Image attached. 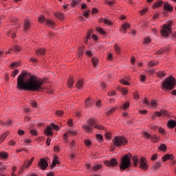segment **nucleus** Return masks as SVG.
<instances>
[{
    "instance_id": "obj_27",
    "label": "nucleus",
    "mask_w": 176,
    "mask_h": 176,
    "mask_svg": "<svg viewBox=\"0 0 176 176\" xmlns=\"http://www.w3.org/2000/svg\"><path fill=\"white\" fill-rule=\"evenodd\" d=\"M67 84L69 88L72 87V86H74V78H72V77L69 78L67 80Z\"/></svg>"
},
{
    "instance_id": "obj_5",
    "label": "nucleus",
    "mask_w": 176,
    "mask_h": 176,
    "mask_svg": "<svg viewBox=\"0 0 176 176\" xmlns=\"http://www.w3.org/2000/svg\"><path fill=\"white\" fill-rule=\"evenodd\" d=\"M128 142L127 139L123 136H116L113 140V144L118 146V148L124 146V145H126Z\"/></svg>"
},
{
    "instance_id": "obj_52",
    "label": "nucleus",
    "mask_w": 176,
    "mask_h": 176,
    "mask_svg": "<svg viewBox=\"0 0 176 176\" xmlns=\"http://www.w3.org/2000/svg\"><path fill=\"white\" fill-rule=\"evenodd\" d=\"M104 24H107V25H112V22L109 21L108 19H104Z\"/></svg>"
},
{
    "instance_id": "obj_58",
    "label": "nucleus",
    "mask_w": 176,
    "mask_h": 176,
    "mask_svg": "<svg viewBox=\"0 0 176 176\" xmlns=\"http://www.w3.org/2000/svg\"><path fill=\"white\" fill-rule=\"evenodd\" d=\"M30 105H32V107H33L34 108H36V102L35 101H30Z\"/></svg>"
},
{
    "instance_id": "obj_28",
    "label": "nucleus",
    "mask_w": 176,
    "mask_h": 176,
    "mask_svg": "<svg viewBox=\"0 0 176 176\" xmlns=\"http://www.w3.org/2000/svg\"><path fill=\"white\" fill-rule=\"evenodd\" d=\"M76 87H77V89H78V90H80V89H82V87H83V81L82 80H80L77 82Z\"/></svg>"
},
{
    "instance_id": "obj_37",
    "label": "nucleus",
    "mask_w": 176,
    "mask_h": 176,
    "mask_svg": "<svg viewBox=\"0 0 176 176\" xmlns=\"http://www.w3.org/2000/svg\"><path fill=\"white\" fill-rule=\"evenodd\" d=\"M160 167H162V164H160V162H156L153 165V168H155V170H157V168H160Z\"/></svg>"
},
{
    "instance_id": "obj_3",
    "label": "nucleus",
    "mask_w": 176,
    "mask_h": 176,
    "mask_svg": "<svg viewBox=\"0 0 176 176\" xmlns=\"http://www.w3.org/2000/svg\"><path fill=\"white\" fill-rule=\"evenodd\" d=\"M175 78L172 76L168 77L162 84V89H165V90H173L175 87Z\"/></svg>"
},
{
    "instance_id": "obj_13",
    "label": "nucleus",
    "mask_w": 176,
    "mask_h": 176,
    "mask_svg": "<svg viewBox=\"0 0 176 176\" xmlns=\"http://www.w3.org/2000/svg\"><path fill=\"white\" fill-rule=\"evenodd\" d=\"M130 28V24L129 23H123L121 25L120 32H123L124 34H126L127 32V30Z\"/></svg>"
},
{
    "instance_id": "obj_16",
    "label": "nucleus",
    "mask_w": 176,
    "mask_h": 176,
    "mask_svg": "<svg viewBox=\"0 0 176 176\" xmlns=\"http://www.w3.org/2000/svg\"><path fill=\"white\" fill-rule=\"evenodd\" d=\"M174 159V156L173 154H166L162 157V161L167 162V160H173Z\"/></svg>"
},
{
    "instance_id": "obj_55",
    "label": "nucleus",
    "mask_w": 176,
    "mask_h": 176,
    "mask_svg": "<svg viewBox=\"0 0 176 176\" xmlns=\"http://www.w3.org/2000/svg\"><path fill=\"white\" fill-rule=\"evenodd\" d=\"M70 146H71L72 151H75V149H76V148H75V141L72 142V143L70 144Z\"/></svg>"
},
{
    "instance_id": "obj_31",
    "label": "nucleus",
    "mask_w": 176,
    "mask_h": 176,
    "mask_svg": "<svg viewBox=\"0 0 176 176\" xmlns=\"http://www.w3.org/2000/svg\"><path fill=\"white\" fill-rule=\"evenodd\" d=\"M91 107V102H90V98L85 100V108H90Z\"/></svg>"
},
{
    "instance_id": "obj_9",
    "label": "nucleus",
    "mask_w": 176,
    "mask_h": 176,
    "mask_svg": "<svg viewBox=\"0 0 176 176\" xmlns=\"http://www.w3.org/2000/svg\"><path fill=\"white\" fill-rule=\"evenodd\" d=\"M139 163V167L141 168V170H143V171L148 170V162H146V158L142 157L140 159Z\"/></svg>"
},
{
    "instance_id": "obj_21",
    "label": "nucleus",
    "mask_w": 176,
    "mask_h": 176,
    "mask_svg": "<svg viewBox=\"0 0 176 176\" xmlns=\"http://www.w3.org/2000/svg\"><path fill=\"white\" fill-rule=\"evenodd\" d=\"M68 134H69L70 135H76V132L72 131H69L68 133H65L63 135L64 140H67L68 138Z\"/></svg>"
},
{
    "instance_id": "obj_15",
    "label": "nucleus",
    "mask_w": 176,
    "mask_h": 176,
    "mask_svg": "<svg viewBox=\"0 0 176 176\" xmlns=\"http://www.w3.org/2000/svg\"><path fill=\"white\" fill-rule=\"evenodd\" d=\"M23 28L25 31H28V30L31 28V21H30L28 19H25L24 22Z\"/></svg>"
},
{
    "instance_id": "obj_38",
    "label": "nucleus",
    "mask_w": 176,
    "mask_h": 176,
    "mask_svg": "<svg viewBox=\"0 0 176 176\" xmlns=\"http://www.w3.org/2000/svg\"><path fill=\"white\" fill-rule=\"evenodd\" d=\"M114 49L117 54H120V48L119 47V46H118L117 44L114 45Z\"/></svg>"
},
{
    "instance_id": "obj_20",
    "label": "nucleus",
    "mask_w": 176,
    "mask_h": 176,
    "mask_svg": "<svg viewBox=\"0 0 176 176\" xmlns=\"http://www.w3.org/2000/svg\"><path fill=\"white\" fill-rule=\"evenodd\" d=\"M60 162H58V158L57 157H55L52 161L51 168H54L56 167V165L58 164Z\"/></svg>"
},
{
    "instance_id": "obj_44",
    "label": "nucleus",
    "mask_w": 176,
    "mask_h": 176,
    "mask_svg": "<svg viewBox=\"0 0 176 176\" xmlns=\"http://www.w3.org/2000/svg\"><path fill=\"white\" fill-rule=\"evenodd\" d=\"M84 52L85 51L83 50V48H79L78 49V56L82 57L83 56Z\"/></svg>"
},
{
    "instance_id": "obj_63",
    "label": "nucleus",
    "mask_w": 176,
    "mask_h": 176,
    "mask_svg": "<svg viewBox=\"0 0 176 176\" xmlns=\"http://www.w3.org/2000/svg\"><path fill=\"white\" fill-rule=\"evenodd\" d=\"M105 138H106V140H111V133H106V134H105Z\"/></svg>"
},
{
    "instance_id": "obj_42",
    "label": "nucleus",
    "mask_w": 176,
    "mask_h": 176,
    "mask_svg": "<svg viewBox=\"0 0 176 176\" xmlns=\"http://www.w3.org/2000/svg\"><path fill=\"white\" fill-rule=\"evenodd\" d=\"M56 115H57V116H60V118H61L63 116V115H64V112L63 111L58 110L56 111Z\"/></svg>"
},
{
    "instance_id": "obj_36",
    "label": "nucleus",
    "mask_w": 176,
    "mask_h": 176,
    "mask_svg": "<svg viewBox=\"0 0 176 176\" xmlns=\"http://www.w3.org/2000/svg\"><path fill=\"white\" fill-rule=\"evenodd\" d=\"M133 165L135 166H137V165L138 164V157L135 156L133 157Z\"/></svg>"
},
{
    "instance_id": "obj_40",
    "label": "nucleus",
    "mask_w": 176,
    "mask_h": 176,
    "mask_svg": "<svg viewBox=\"0 0 176 176\" xmlns=\"http://www.w3.org/2000/svg\"><path fill=\"white\" fill-rule=\"evenodd\" d=\"M147 65L148 67H156V63H155V61L152 60L151 62H148Z\"/></svg>"
},
{
    "instance_id": "obj_60",
    "label": "nucleus",
    "mask_w": 176,
    "mask_h": 176,
    "mask_svg": "<svg viewBox=\"0 0 176 176\" xmlns=\"http://www.w3.org/2000/svg\"><path fill=\"white\" fill-rule=\"evenodd\" d=\"M17 74H19V70L18 69L12 72L11 75H12V76H13V78H14V76H16V75H17Z\"/></svg>"
},
{
    "instance_id": "obj_23",
    "label": "nucleus",
    "mask_w": 176,
    "mask_h": 176,
    "mask_svg": "<svg viewBox=\"0 0 176 176\" xmlns=\"http://www.w3.org/2000/svg\"><path fill=\"white\" fill-rule=\"evenodd\" d=\"M9 50H14L15 53H19L21 50V47L19 45H15L14 47L9 48Z\"/></svg>"
},
{
    "instance_id": "obj_51",
    "label": "nucleus",
    "mask_w": 176,
    "mask_h": 176,
    "mask_svg": "<svg viewBox=\"0 0 176 176\" xmlns=\"http://www.w3.org/2000/svg\"><path fill=\"white\" fill-rule=\"evenodd\" d=\"M89 13H90V11H84L83 16L86 17V19H88Z\"/></svg>"
},
{
    "instance_id": "obj_62",
    "label": "nucleus",
    "mask_w": 176,
    "mask_h": 176,
    "mask_svg": "<svg viewBox=\"0 0 176 176\" xmlns=\"http://www.w3.org/2000/svg\"><path fill=\"white\" fill-rule=\"evenodd\" d=\"M144 43L146 45H147L148 43H151V38L146 37L145 39H144Z\"/></svg>"
},
{
    "instance_id": "obj_56",
    "label": "nucleus",
    "mask_w": 176,
    "mask_h": 176,
    "mask_svg": "<svg viewBox=\"0 0 176 176\" xmlns=\"http://www.w3.org/2000/svg\"><path fill=\"white\" fill-rule=\"evenodd\" d=\"M161 115L163 116H168L167 111L166 110H162L161 111Z\"/></svg>"
},
{
    "instance_id": "obj_12",
    "label": "nucleus",
    "mask_w": 176,
    "mask_h": 176,
    "mask_svg": "<svg viewBox=\"0 0 176 176\" xmlns=\"http://www.w3.org/2000/svg\"><path fill=\"white\" fill-rule=\"evenodd\" d=\"M38 166L42 170H45V168H47V166L49 164L46 162V160L41 159L40 162H38Z\"/></svg>"
},
{
    "instance_id": "obj_53",
    "label": "nucleus",
    "mask_w": 176,
    "mask_h": 176,
    "mask_svg": "<svg viewBox=\"0 0 176 176\" xmlns=\"http://www.w3.org/2000/svg\"><path fill=\"white\" fill-rule=\"evenodd\" d=\"M84 142L87 146H90L91 145V142L89 140H85Z\"/></svg>"
},
{
    "instance_id": "obj_18",
    "label": "nucleus",
    "mask_w": 176,
    "mask_h": 176,
    "mask_svg": "<svg viewBox=\"0 0 176 176\" xmlns=\"http://www.w3.org/2000/svg\"><path fill=\"white\" fill-rule=\"evenodd\" d=\"M104 3L108 5V6H110V8H112V6L116 3V0H105Z\"/></svg>"
},
{
    "instance_id": "obj_7",
    "label": "nucleus",
    "mask_w": 176,
    "mask_h": 176,
    "mask_svg": "<svg viewBox=\"0 0 176 176\" xmlns=\"http://www.w3.org/2000/svg\"><path fill=\"white\" fill-rule=\"evenodd\" d=\"M38 20L41 24H45V25H47V27H50V28H54V25H56V23L50 19H45V16L42 15L38 17Z\"/></svg>"
},
{
    "instance_id": "obj_2",
    "label": "nucleus",
    "mask_w": 176,
    "mask_h": 176,
    "mask_svg": "<svg viewBox=\"0 0 176 176\" xmlns=\"http://www.w3.org/2000/svg\"><path fill=\"white\" fill-rule=\"evenodd\" d=\"M82 127L87 134L93 133L94 127L98 130H104V126L97 124V122L93 118H90L87 124L82 125Z\"/></svg>"
},
{
    "instance_id": "obj_43",
    "label": "nucleus",
    "mask_w": 176,
    "mask_h": 176,
    "mask_svg": "<svg viewBox=\"0 0 176 176\" xmlns=\"http://www.w3.org/2000/svg\"><path fill=\"white\" fill-rule=\"evenodd\" d=\"M120 83H122V85H124L125 86H129L130 83L127 81H126V80L124 79H122L120 80Z\"/></svg>"
},
{
    "instance_id": "obj_41",
    "label": "nucleus",
    "mask_w": 176,
    "mask_h": 176,
    "mask_svg": "<svg viewBox=\"0 0 176 176\" xmlns=\"http://www.w3.org/2000/svg\"><path fill=\"white\" fill-rule=\"evenodd\" d=\"M119 90L121 91V92L123 94H126L127 93H129V91L127 90V88H118Z\"/></svg>"
},
{
    "instance_id": "obj_24",
    "label": "nucleus",
    "mask_w": 176,
    "mask_h": 176,
    "mask_svg": "<svg viewBox=\"0 0 176 176\" xmlns=\"http://www.w3.org/2000/svg\"><path fill=\"white\" fill-rule=\"evenodd\" d=\"M164 10H167L168 12H171V10H173V8H171V5L168 3H165L164 5Z\"/></svg>"
},
{
    "instance_id": "obj_14",
    "label": "nucleus",
    "mask_w": 176,
    "mask_h": 176,
    "mask_svg": "<svg viewBox=\"0 0 176 176\" xmlns=\"http://www.w3.org/2000/svg\"><path fill=\"white\" fill-rule=\"evenodd\" d=\"M45 53H46V50L43 48H38L36 50V54L38 57H42V56H45Z\"/></svg>"
},
{
    "instance_id": "obj_19",
    "label": "nucleus",
    "mask_w": 176,
    "mask_h": 176,
    "mask_svg": "<svg viewBox=\"0 0 176 176\" xmlns=\"http://www.w3.org/2000/svg\"><path fill=\"white\" fill-rule=\"evenodd\" d=\"M55 17L58 19V20H63L64 19V14L63 12H57L54 13Z\"/></svg>"
},
{
    "instance_id": "obj_46",
    "label": "nucleus",
    "mask_w": 176,
    "mask_h": 176,
    "mask_svg": "<svg viewBox=\"0 0 176 176\" xmlns=\"http://www.w3.org/2000/svg\"><path fill=\"white\" fill-rule=\"evenodd\" d=\"M30 134H32V135H34L35 137H36V135H38V132L35 129H31Z\"/></svg>"
},
{
    "instance_id": "obj_4",
    "label": "nucleus",
    "mask_w": 176,
    "mask_h": 176,
    "mask_svg": "<svg viewBox=\"0 0 176 176\" xmlns=\"http://www.w3.org/2000/svg\"><path fill=\"white\" fill-rule=\"evenodd\" d=\"M131 166V159L128 155H124L121 160V164L120 165V170H126V168H130Z\"/></svg>"
},
{
    "instance_id": "obj_47",
    "label": "nucleus",
    "mask_w": 176,
    "mask_h": 176,
    "mask_svg": "<svg viewBox=\"0 0 176 176\" xmlns=\"http://www.w3.org/2000/svg\"><path fill=\"white\" fill-rule=\"evenodd\" d=\"M108 96L109 97H113V96H116V92L115 91H111L108 93Z\"/></svg>"
},
{
    "instance_id": "obj_61",
    "label": "nucleus",
    "mask_w": 176,
    "mask_h": 176,
    "mask_svg": "<svg viewBox=\"0 0 176 176\" xmlns=\"http://www.w3.org/2000/svg\"><path fill=\"white\" fill-rule=\"evenodd\" d=\"M146 12H148V10L146 8H144L140 12V14L142 16L144 15Z\"/></svg>"
},
{
    "instance_id": "obj_57",
    "label": "nucleus",
    "mask_w": 176,
    "mask_h": 176,
    "mask_svg": "<svg viewBox=\"0 0 176 176\" xmlns=\"http://www.w3.org/2000/svg\"><path fill=\"white\" fill-rule=\"evenodd\" d=\"M158 131L161 133V134H166V131L163 128H159Z\"/></svg>"
},
{
    "instance_id": "obj_50",
    "label": "nucleus",
    "mask_w": 176,
    "mask_h": 176,
    "mask_svg": "<svg viewBox=\"0 0 176 176\" xmlns=\"http://www.w3.org/2000/svg\"><path fill=\"white\" fill-rule=\"evenodd\" d=\"M10 67H20V63L19 62H14Z\"/></svg>"
},
{
    "instance_id": "obj_26",
    "label": "nucleus",
    "mask_w": 176,
    "mask_h": 176,
    "mask_svg": "<svg viewBox=\"0 0 176 176\" xmlns=\"http://www.w3.org/2000/svg\"><path fill=\"white\" fill-rule=\"evenodd\" d=\"M32 164V161H26L24 162L23 167L24 168H28V167H30Z\"/></svg>"
},
{
    "instance_id": "obj_64",
    "label": "nucleus",
    "mask_w": 176,
    "mask_h": 176,
    "mask_svg": "<svg viewBox=\"0 0 176 176\" xmlns=\"http://www.w3.org/2000/svg\"><path fill=\"white\" fill-rule=\"evenodd\" d=\"M164 49H161V50H158V51H157V54H163V53H164Z\"/></svg>"
},
{
    "instance_id": "obj_54",
    "label": "nucleus",
    "mask_w": 176,
    "mask_h": 176,
    "mask_svg": "<svg viewBox=\"0 0 176 176\" xmlns=\"http://www.w3.org/2000/svg\"><path fill=\"white\" fill-rule=\"evenodd\" d=\"M96 138L98 140H100V141H102V140L104 139V137H102V135H101V134H97Z\"/></svg>"
},
{
    "instance_id": "obj_59",
    "label": "nucleus",
    "mask_w": 176,
    "mask_h": 176,
    "mask_svg": "<svg viewBox=\"0 0 176 176\" xmlns=\"http://www.w3.org/2000/svg\"><path fill=\"white\" fill-rule=\"evenodd\" d=\"M130 107V103L129 102H126L124 104V106H123V109H127V107Z\"/></svg>"
},
{
    "instance_id": "obj_32",
    "label": "nucleus",
    "mask_w": 176,
    "mask_h": 176,
    "mask_svg": "<svg viewBox=\"0 0 176 176\" xmlns=\"http://www.w3.org/2000/svg\"><path fill=\"white\" fill-rule=\"evenodd\" d=\"M163 6V1H159L154 3L153 8H160V6Z\"/></svg>"
},
{
    "instance_id": "obj_6",
    "label": "nucleus",
    "mask_w": 176,
    "mask_h": 176,
    "mask_svg": "<svg viewBox=\"0 0 176 176\" xmlns=\"http://www.w3.org/2000/svg\"><path fill=\"white\" fill-rule=\"evenodd\" d=\"M173 26V21H168L166 24H164L161 30L162 36H168L171 34V27Z\"/></svg>"
},
{
    "instance_id": "obj_45",
    "label": "nucleus",
    "mask_w": 176,
    "mask_h": 176,
    "mask_svg": "<svg viewBox=\"0 0 176 176\" xmlns=\"http://www.w3.org/2000/svg\"><path fill=\"white\" fill-rule=\"evenodd\" d=\"M100 168H101V165H96L92 167L93 171H97V170H100Z\"/></svg>"
},
{
    "instance_id": "obj_17",
    "label": "nucleus",
    "mask_w": 176,
    "mask_h": 176,
    "mask_svg": "<svg viewBox=\"0 0 176 176\" xmlns=\"http://www.w3.org/2000/svg\"><path fill=\"white\" fill-rule=\"evenodd\" d=\"M167 126L169 129H174L176 126V122L174 120H170L168 122Z\"/></svg>"
},
{
    "instance_id": "obj_48",
    "label": "nucleus",
    "mask_w": 176,
    "mask_h": 176,
    "mask_svg": "<svg viewBox=\"0 0 176 176\" xmlns=\"http://www.w3.org/2000/svg\"><path fill=\"white\" fill-rule=\"evenodd\" d=\"M72 6H75V5H78V3H79V2H80V0H72Z\"/></svg>"
},
{
    "instance_id": "obj_30",
    "label": "nucleus",
    "mask_w": 176,
    "mask_h": 176,
    "mask_svg": "<svg viewBox=\"0 0 176 176\" xmlns=\"http://www.w3.org/2000/svg\"><path fill=\"white\" fill-rule=\"evenodd\" d=\"M8 135H9V133L6 132V133H3L0 138L1 142H3V141H5Z\"/></svg>"
},
{
    "instance_id": "obj_1",
    "label": "nucleus",
    "mask_w": 176,
    "mask_h": 176,
    "mask_svg": "<svg viewBox=\"0 0 176 176\" xmlns=\"http://www.w3.org/2000/svg\"><path fill=\"white\" fill-rule=\"evenodd\" d=\"M28 73L23 72L17 78V88L19 90H28L31 91H41L43 90V80L36 76H30L25 82L24 77L27 76Z\"/></svg>"
},
{
    "instance_id": "obj_22",
    "label": "nucleus",
    "mask_w": 176,
    "mask_h": 176,
    "mask_svg": "<svg viewBox=\"0 0 176 176\" xmlns=\"http://www.w3.org/2000/svg\"><path fill=\"white\" fill-rule=\"evenodd\" d=\"M0 124L1 126H6V127H9V126H12V120H9L7 122H5L3 121H0Z\"/></svg>"
},
{
    "instance_id": "obj_39",
    "label": "nucleus",
    "mask_w": 176,
    "mask_h": 176,
    "mask_svg": "<svg viewBox=\"0 0 176 176\" xmlns=\"http://www.w3.org/2000/svg\"><path fill=\"white\" fill-rule=\"evenodd\" d=\"M157 75L159 78H163V76H166V73H164V72H157Z\"/></svg>"
},
{
    "instance_id": "obj_35",
    "label": "nucleus",
    "mask_w": 176,
    "mask_h": 176,
    "mask_svg": "<svg viewBox=\"0 0 176 176\" xmlns=\"http://www.w3.org/2000/svg\"><path fill=\"white\" fill-rule=\"evenodd\" d=\"M149 105L151 107V108H156L157 107V102L155 100H152L150 103Z\"/></svg>"
},
{
    "instance_id": "obj_33",
    "label": "nucleus",
    "mask_w": 176,
    "mask_h": 176,
    "mask_svg": "<svg viewBox=\"0 0 176 176\" xmlns=\"http://www.w3.org/2000/svg\"><path fill=\"white\" fill-rule=\"evenodd\" d=\"M8 156L9 155H8L6 152L0 153V157H1L2 159H8Z\"/></svg>"
},
{
    "instance_id": "obj_25",
    "label": "nucleus",
    "mask_w": 176,
    "mask_h": 176,
    "mask_svg": "<svg viewBox=\"0 0 176 176\" xmlns=\"http://www.w3.org/2000/svg\"><path fill=\"white\" fill-rule=\"evenodd\" d=\"M115 111H116V108L112 107L106 112V114L107 115V116H111V115H112V113H113Z\"/></svg>"
},
{
    "instance_id": "obj_29",
    "label": "nucleus",
    "mask_w": 176,
    "mask_h": 176,
    "mask_svg": "<svg viewBox=\"0 0 176 176\" xmlns=\"http://www.w3.org/2000/svg\"><path fill=\"white\" fill-rule=\"evenodd\" d=\"M91 63H92L94 67H96L98 64V58H91Z\"/></svg>"
},
{
    "instance_id": "obj_8",
    "label": "nucleus",
    "mask_w": 176,
    "mask_h": 176,
    "mask_svg": "<svg viewBox=\"0 0 176 176\" xmlns=\"http://www.w3.org/2000/svg\"><path fill=\"white\" fill-rule=\"evenodd\" d=\"M52 129H54V130H56V131H58V130H60V127H58V125L54 124V123H52L51 126H47L45 131V133L46 134V135H49L50 137H52V135H53V132L52 131Z\"/></svg>"
},
{
    "instance_id": "obj_49",
    "label": "nucleus",
    "mask_w": 176,
    "mask_h": 176,
    "mask_svg": "<svg viewBox=\"0 0 176 176\" xmlns=\"http://www.w3.org/2000/svg\"><path fill=\"white\" fill-rule=\"evenodd\" d=\"M160 149V151H166V149H167V146L165 144H161Z\"/></svg>"
},
{
    "instance_id": "obj_10",
    "label": "nucleus",
    "mask_w": 176,
    "mask_h": 176,
    "mask_svg": "<svg viewBox=\"0 0 176 176\" xmlns=\"http://www.w3.org/2000/svg\"><path fill=\"white\" fill-rule=\"evenodd\" d=\"M104 163L107 167H116V166H118V161L115 158H112L110 161L105 160Z\"/></svg>"
},
{
    "instance_id": "obj_34",
    "label": "nucleus",
    "mask_w": 176,
    "mask_h": 176,
    "mask_svg": "<svg viewBox=\"0 0 176 176\" xmlns=\"http://www.w3.org/2000/svg\"><path fill=\"white\" fill-rule=\"evenodd\" d=\"M96 31H98V32H99V34H101V35L107 34V32H105V31H104V30H102L101 28H97Z\"/></svg>"
},
{
    "instance_id": "obj_11",
    "label": "nucleus",
    "mask_w": 176,
    "mask_h": 176,
    "mask_svg": "<svg viewBox=\"0 0 176 176\" xmlns=\"http://www.w3.org/2000/svg\"><path fill=\"white\" fill-rule=\"evenodd\" d=\"M144 135L148 140H151V141H153V142H157V141H159V138H157V137H156V135L152 136L148 132H144Z\"/></svg>"
}]
</instances>
